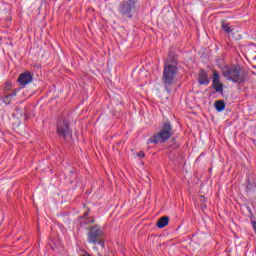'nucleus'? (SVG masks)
Returning <instances> with one entry per match:
<instances>
[{
  "instance_id": "1",
  "label": "nucleus",
  "mask_w": 256,
  "mask_h": 256,
  "mask_svg": "<svg viewBox=\"0 0 256 256\" xmlns=\"http://www.w3.org/2000/svg\"><path fill=\"white\" fill-rule=\"evenodd\" d=\"M177 75H179V60L174 52H170L164 62L162 76V83L167 93H171L172 85L177 83Z\"/></svg>"
},
{
  "instance_id": "2",
  "label": "nucleus",
  "mask_w": 256,
  "mask_h": 256,
  "mask_svg": "<svg viewBox=\"0 0 256 256\" xmlns=\"http://www.w3.org/2000/svg\"><path fill=\"white\" fill-rule=\"evenodd\" d=\"M222 75L227 81H231L232 83H237L241 85L247 81V73L241 71V66L231 64L225 65L221 69Z\"/></svg>"
},
{
  "instance_id": "3",
  "label": "nucleus",
  "mask_w": 256,
  "mask_h": 256,
  "mask_svg": "<svg viewBox=\"0 0 256 256\" xmlns=\"http://www.w3.org/2000/svg\"><path fill=\"white\" fill-rule=\"evenodd\" d=\"M172 135H173V126H171V122L166 121L163 123L160 131L150 137V139L148 140V144L154 143L155 145H157L158 143H165V141H168V139H171Z\"/></svg>"
},
{
  "instance_id": "4",
  "label": "nucleus",
  "mask_w": 256,
  "mask_h": 256,
  "mask_svg": "<svg viewBox=\"0 0 256 256\" xmlns=\"http://www.w3.org/2000/svg\"><path fill=\"white\" fill-rule=\"evenodd\" d=\"M136 3L137 0H124L120 4L118 11L124 19H133V13H135Z\"/></svg>"
},
{
  "instance_id": "5",
  "label": "nucleus",
  "mask_w": 256,
  "mask_h": 256,
  "mask_svg": "<svg viewBox=\"0 0 256 256\" xmlns=\"http://www.w3.org/2000/svg\"><path fill=\"white\" fill-rule=\"evenodd\" d=\"M69 125V121L65 118H61L57 121L56 133L62 139H67V137H71L73 132L71 131V127Z\"/></svg>"
},
{
  "instance_id": "6",
  "label": "nucleus",
  "mask_w": 256,
  "mask_h": 256,
  "mask_svg": "<svg viewBox=\"0 0 256 256\" xmlns=\"http://www.w3.org/2000/svg\"><path fill=\"white\" fill-rule=\"evenodd\" d=\"M105 235V232H103V228L99 225H94L89 228V231L87 233V241L91 245H95L97 243L98 239H101Z\"/></svg>"
},
{
  "instance_id": "7",
  "label": "nucleus",
  "mask_w": 256,
  "mask_h": 256,
  "mask_svg": "<svg viewBox=\"0 0 256 256\" xmlns=\"http://www.w3.org/2000/svg\"><path fill=\"white\" fill-rule=\"evenodd\" d=\"M212 87L216 91V93H221L223 91V83H221V75H219V72L217 71H213Z\"/></svg>"
},
{
  "instance_id": "8",
  "label": "nucleus",
  "mask_w": 256,
  "mask_h": 256,
  "mask_svg": "<svg viewBox=\"0 0 256 256\" xmlns=\"http://www.w3.org/2000/svg\"><path fill=\"white\" fill-rule=\"evenodd\" d=\"M18 83L22 87H25V85H29L33 81V74L31 72L26 71L19 75L18 77Z\"/></svg>"
},
{
  "instance_id": "9",
  "label": "nucleus",
  "mask_w": 256,
  "mask_h": 256,
  "mask_svg": "<svg viewBox=\"0 0 256 256\" xmlns=\"http://www.w3.org/2000/svg\"><path fill=\"white\" fill-rule=\"evenodd\" d=\"M198 83L199 85H209L211 79H209V74L204 69H201L198 73Z\"/></svg>"
},
{
  "instance_id": "10",
  "label": "nucleus",
  "mask_w": 256,
  "mask_h": 256,
  "mask_svg": "<svg viewBox=\"0 0 256 256\" xmlns=\"http://www.w3.org/2000/svg\"><path fill=\"white\" fill-rule=\"evenodd\" d=\"M167 225H169V217L168 216H163L160 219H158L157 223H156V227H158V229H163L164 227H167Z\"/></svg>"
},
{
  "instance_id": "11",
  "label": "nucleus",
  "mask_w": 256,
  "mask_h": 256,
  "mask_svg": "<svg viewBox=\"0 0 256 256\" xmlns=\"http://www.w3.org/2000/svg\"><path fill=\"white\" fill-rule=\"evenodd\" d=\"M17 97V93L11 92L10 94H6L3 98L2 101L5 103V105H10L13 99Z\"/></svg>"
},
{
  "instance_id": "12",
  "label": "nucleus",
  "mask_w": 256,
  "mask_h": 256,
  "mask_svg": "<svg viewBox=\"0 0 256 256\" xmlns=\"http://www.w3.org/2000/svg\"><path fill=\"white\" fill-rule=\"evenodd\" d=\"M214 106H215L216 111H218L219 113H221V111H224V110H225V101H223V100H217V101L214 103Z\"/></svg>"
},
{
  "instance_id": "13",
  "label": "nucleus",
  "mask_w": 256,
  "mask_h": 256,
  "mask_svg": "<svg viewBox=\"0 0 256 256\" xmlns=\"http://www.w3.org/2000/svg\"><path fill=\"white\" fill-rule=\"evenodd\" d=\"M222 29L228 35L233 33V31H235V28H233V26H230L229 23H226V22H222Z\"/></svg>"
},
{
  "instance_id": "14",
  "label": "nucleus",
  "mask_w": 256,
  "mask_h": 256,
  "mask_svg": "<svg viewBox=\"0 0 256 256\" xmlns=\"http://www.w3.org/2000/svg\"><path fill=\"white\" fill-rule=\"evenodd\" d=\"M94 245H100V247H105V242L101 238L97 239V242Z\"/></svg>"
},
{
  "instance_id": "15",
  "label": "nucleus",
  "mask_w": 256,
  "mask_h": 256,
  "mask_svg": "<svg viewBox=\"0 0 256 256\" xmlns=\"http://www.w3.org/2000/svg\"><path fill=\"white\" fill-rule=\"evenodd\" d=\"M85 223L89 224V223H95V219H91V218H87L85 220Z\"/></svg>"
},
{
  "instance_id": "16",
  "label": "nucleus",
  "mask_w": 256,
  "mask_h": 256,
  "mask_svg": "<svg viewBox=\"0 0 256 256\" xmlns=\"http://www.w3.org/2000/svg\"><path fill=\"white\" fill-rule=\"evenodd\" d=\"M137 157H142V158L145 157V152L143 151L138 152Z\"/></svg>"
},
{
  "instance_id": "17",
  "label": "nucleus",
  "mask_w": 256,
  "mask_h": 256,
  "mask_svg": "<svg viewBox=\"0 0 256 256\" xmlns=\"http://www.w3.org/2000/svg\"><path fill=\"white\" fill-rule=\"evenodd\" d=\"M87 215H89V210L84 213V217H87Z\"/></svg>"
}]
</instances>
